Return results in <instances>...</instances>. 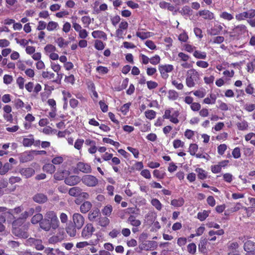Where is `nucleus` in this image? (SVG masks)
<instances>
[{
	"label": "nucleus",
	"mask_w": 255,
	"mask_h": 255,
	"mask_svg": "<svg viewBox=\"0 0 255 255\" xmlns=\"http://www.w3.org/2000/svg\"><path fill=\"white\" fill-rule=\"evenodd\" d=\"M197 15L202 16L206 20H212L215 18L214 14L209 10H202L199 11Z\"/></svg>",
	"instance_id": "obj_13"
},
{
	"label": "nucleus",
	"mask_w": 255,
	"mask_h": 255,
	"mask_svg": "<svg viewBox=\"0 0 255 255\" xmlns=\"http://www.w3.org/2000/svg\"><path fill=\"white\" fill-rule=\"evenodd\" d=\"M239 247V244L237 242H229L228 244L229 250L233 252L236 251Z\"/></svg>",
	"instance_id": "obj_40"
},
{
	"label": "nucleus",
	"mask_w": 255,
	"mask_h": 255,
	"mask_svg": "<svg viewBox=\"0 0 255 255\" xmlns=\"http://www.w3.org/2000/svg\"><path fill=\"white\" fill-rule=\"evenodd\" d=\"M144 114L146 118L150 120L154 119L156 116V112L151 110H148L146 111Z\"/></svg>",
	"instance_id": "obj_33"
},
{
	"label": "nucleus",
	"mask_w": 255,
	"mask_h": 255,
	"mask_svg": "<svg viewBox=\"0 0 255 255\" xmlns=\"http://www.w3.org/2000/svg\"><path fill=\"white\" fill-rule=\"evenodd\" d=\"M195 57L198 59H205L206 58V53L204 52H201L198 50H196L193 53Z\"/></svg>",
	"instance_id": "obj_35"
},
{
	"label": "nucleus",
	"mask_w": 255,
	"mask_h": 255,
	"mask_svg": "<svg viewBox=\"0 0 255 255\" xmlns=\"http://www.w3.org/2000/svg\"><path fill=\"white\" fill-rule=\"evenodd\" d=\"M81 179L78 176L72 175L65 179V183L69 186H74L80 182Z\"/></svg>",
	"instance_id": "obj_9"
},
{
	"label": "nucleus",
	"mask_w": 255,
	"mask_h": 255,
	"mask_svg": "<svg viewBox=\"0 0 255 255\" xmlns=\"http://www.w3.org/2000/svg\"><path fill=\"white\" fill-rule=\"evenodd\" d=\"M192 11V9L189 6L185 5L182 8L179 12L183 15H190L191 14Z\"/></svg>",
	"instance_id": "obj_36"
},
{
	"label": "nucleus",
	"mask_w": 255,
	"mask_h": 255,
	"mask_svg": "<svg viewBox=\"0 0 255 255\" xmlns=\"http://www.w3.org/2000/svg\"><path fill=\"white\" fill-rule=\"evenodd\" d=\"M195 171L197 173V177L199 179L204 180L207 177V172L202 168H197Z\"/></svg>",
	"instance_id": "obj_20"
},
{
	"label": "nucleus",
	"mask_w": 255,
	"mask_h": 255,
	"mask_svg": "<svg viewBox=\"0 0 255 255\" xmlns=\"http://www.w3.org/2000/svg\"><path fill=\"white\" fill-rule=\"evenodd\" d=\"M127 149L133 154L135 158L138 157L139 151L137 149L134 148L130 146H128L127 147Z\"/></svg>",
	"instance_id": "obj_60"
},
{
	"label": "nucleus",
	"mask_w": 255,
	"mask_h": 255,
	"mask_svg": "<svg viewBox=\"0 0 255 255\" xmlns=\"http://www.w3.org/2000/svg\"><path fill=\"white\" fill-rule=\"evenodd\" d=\"M73 221L74 225L78 230L80 229L83 226L85 222L84 217L80 214L75 213L73 215Z\"/></svg>",
	"instance_id": "obj_5"
},
{
	"label": "nucleus",
	"mask_w": 255,
	"mask_h": 255,
	"mask_svg": "<svg viewBox=\"0 0 255 255\" xmlns=\"http://www.w3.org/2000/svg\"><path fill=\"white\" fill-rule=\"evenodd\" d=\"M147 88L149 90H152L156 88L158 86V84L154 81H149L146 82Z\"/></svg>",
	"instance_id": "obj_62"
},
{
	"label": "nucleus",
	"mask_w": 255,
	"mask_h": 255,
	"mask_svg": "<svg viewBox=\"0 0 255 255\" xmlns=\"http://www.w3.org/2000/svg\"><path fill=\"white\" fill-rule=\"evenodd\" d=\"M220 17L227 20H231L233 18V16L231 14L226 11L222 12Z\"/></svg>",
	"instance_id": "obj_48"
},
{
	"label": "nucleus",
	"mask_w": 255,
	"mask_h": 255,
	"mask_svg": "<svg viewBox=\"0 0 255 255\" xmlns=\"http://www.w3.org/2000/svg\"><path fill=\"white\" fill-rule=\"evenodd\" d=\"M76 168L79 171L84 173H90L92 172L91 165L87 163L79 162L77 163Z\"/></svg>",
	"instance_id": "obj_7"
},
{
	"label": "nucleus",
	"mask_w": 255,
	"mask_h": 255,
	"mask_svg": "<svg viewBox=\"0 0 255 255\" xmlns=\"http://www.w3.org/2000/svg\"><path fill=\"white\" fill-rule=\"evenodd\" d=\"M54 177L57 180H63L64 178V172L63 171L57 172L55 173Z\"/></svg>",
	"instance_id": "obj_50"
},
{
	"label": "nucleus",
	"mask_w": 255,
	"mask_h": 255,
	"mask_svg": "<svg viewBox=\"0 0 255 255\" xmlns=\"http://www.w3.org/2000/svg\"><path fill=\"white\" fill-rule=\"evenodd\" d=\"M187 250L190 254H194L196 251V246L194 243L189 244L187 246Z\"/></svg>",
	"instance_id": "obj_49"
},
{
	"label": "nucleus",
	"mask_w": 255,
	"mask_h": 255,
	"mask_svg": "<svg viewBox=\"0 0 255 255\" xmlns=\"http://www.w3.org/2000/svg\"><path fill=\"white\" fill-rule=\"evenodd\" d=\"M158 69L162 78L166 79L168 77V74L167 73L171 72L173 70V66L170 64L159 65Z\"/></svg>",
	"instance_id": "obj_6"
},
{
	"label": "nucleus",
	"mask_w": 255,
	"mask_h": 255,
	"mask_svg": "<svg viewBox=\"0 0 255 255\" xmlns=\"http://www.w3.org/2000/svg\"><path fill=\"white\" fill-rule=\"evenodd\" d=\"M248 32L247 27L244 24H240L235 26L232 31L229 32L230 37H238L239 36L244 34Z\"/></svg>",
	"instance_id": "obj_2"
},
{
	"label": "nucleus",
	"mask_w": 255,
	"mask_h": 255,
	"mask_svg": "<svg viewBox=\"0 0 255 255\" xmlns=\"http://www.w3.org/2000/svg\"><path fill=\"white\" fill-rule=\"evenodd\" d=\"M92 35L94 38L107 39V34L103 31L95 30L92 33Z\"/></svg>",
	"instance_id": "obj_21"
},
{
	"label": "nucleus",
	"mask_w": 255,
	"mask_h": 255,
	"mask_svg": "<svg viewBox=\"0 0 255 255\" xmlns=\"http://www.w3.org/2000/svg\"><path fill=\"white\" fill-rule=\"evenodd\" d=\"M211 170L213 173H218L221 171V168L219 164L213 165L211 166Z\"/></svg>",
	"instance_id": "obj_61"
},
{
	"label": "nucleus",
	"mask_w": 255,
	"mask_h": 255,
	"mask_svg": "<svg viewBox=\"0 0 255 255\" xmlns=\"http://www.w3.org/2000/svg\"><path fill=\"white\" fill-rule=\"evenodd\" d=\"M151 205L154 206L157 210L160 211L162 208V204L157 199H153L151 201Z\"/></svg>",
	"instance_id": "obj_32"
},
{
	"label": "nucleus",
	"mask_w": 255,
	"mask_h": 255,
	"mask_svg": "<svg viewBox=\"0 0 255 255\" xmlns=\"http://www.w3.org/2000/svg\"><path fill=\"white\" fill-rule=\"evenodd\" d=\"M237 127L239 129L244 130L247 129L248 127V124L246 121H243L241 122L237 123Z\"/></svg>",
	"instance_id": "obj_41"
},
{
	"label": "nucleus",
	"mask_w": 255,
	"mask_h": 255,
	"mask_svg": "<svg viewBox=\"0 0 255 255\" xmlns=\"http://www.w3.org/2000/svg\"><path fill=\"white\" fill-rule=\"evenodd\" d=\"M245 18H253L255 17V10L253 9H249L247 11H244Z\"/></svg>",
	"instance_id": "obj_37"
},
{
	"label": "nucleus",
	"mask_w": 255,
	"mask_h": 255,
	"mask_svg": "<svg viewBox=\"0 0 255 255\" xmlns=\"http://www.w3.org/2000/svg\"><path fill=\"white\" fill-rule=\"evenodd\" d=\"M95 231V228L93 224L88 223L83 228L81 233V236L84 239H89L92 236Z\"/></svg>",
	"instance_id": "obj_4"
},
{
	"label": "nucleus",
	"mask_w": 255,
	"mask_h": 255,
	"mask_svg": "<svg viewBox=\"0 0 255 255\" xmlns=\"http://www.w3.org/2000/svg\"><path fill=\"white\" fill-rule=\"evenodd\" d=\"M217 96L215 94H210L209 97L205 98L203 100V103L206 104H214L216 102Z\"/></svg>",
	"instance_id": "obj_22"
},
{
	"label": "nucleus",
	"mask_w": 255,
	"mask_h": 255,
	"mask_svg": "<svg viewBox=\"0 0 255 255\" xmlns=\"http://www.w3.org/2000/svg\"><path fill=\"white\" fill-rule=\"evenodd\" d=\"M12 168V165L8 162L5 163L3 166L2 165L1 170L0 171V175H4L7 173L8 170Z\"/></svg>",
	"instance_id": "obj_30"
},
{
	"label": "nucleus",
	"mask_w": 255,
	"mask_h": 255,
	"mask_svg": "<svg viewBox=\"0 0 255 255\" xmlns=\"http://www.w3.org/2000/svg\"><path fill=\"white\" fill-rule=\"evenodd\" d=\"M92 206V204L90 201H84L80 206V211L81 213L85 214L90 211Z\"/></svg>",
	"instance_id": "obj_17"
},
{
	"label": "nucleus",
	"mask_w": 255,
	"mask_h": 255,
	"mask_svg": "<svg viewBox=\"0 0 255 255\" xmlns=\"http://www.w3.org/2000/svg\"><path fill=\"white\" fill-rule=\"evenodd\" d=\"M81 180L83 184L89 187H95L98 184V179L94 176L92 175H84Z\"/></svg>",
	"instance_id": "obj_3"
},
{
	"label": "nucleus",
	"mask_w": 255,
	"mask_h": 255,
	"mask_svg": "<svg viewBox=\"0 0 255 255\" xmlns=\"http://www.w3.org/2000/svg\"><path fill=\"white\" fill-rule=\"evenodd\" d=\"M58 26V24L57 22L51 21L49 22V23H48L47 26V29L48 31H52L55 29Z\"/></svg>",
	"instance_id": "obj_44"
},
{
	"label": "nucleus",
	"mask_w": 255,
	"mask_h": 255,
	"mask_svg": "<svg viewBox=\"0 0 255 255\" xmlns=\"http://www.w3.org/2000/svg\"><path fill=\"white\" fill-rule=\"evenodd\" d=\"M222 29L223 27L221 25L215 24L210 29H208L207 32L208 34L214 36L219 34Z\"/></svg>",
	"instance_id": "obj_14"
},
{
	"label": "nucleus",
	"mask_w": 255,
	"mask_h": 255,
	"mask_svg": "<svg viewBox=\"0 0 255 255\" xmlns=\"http://www.w3.org/2000/svg\"><path fill=\"white\" fill-rule=\"evenodd\" d=\"M184 203V200L183 198H180L178 199H173L171 201V205L174 207H181Z\"/></svg>",
	"instance_id": "obj_27"
},
{
	"label": "nucleus",
	"mask_w": 255,
	"mask_h": 255,
	"mask_svg": "<svg viewBox=\"0 0 255 255\" xmlns=\"http://www.w3.org/2000/svg\"><path fill=\"white\" fill-rule=\"evenodd\" d=\"M11 232L14 236L20 238L27 239L28 237V233L19 227L12 228Z\"/></svg>",
	"instance_id": "obj_10"
},
{
	"label": "nucleus",
	"mask_w": 255,
	"mask_h": 255,
	"mask_svg": "<svg viewBox=\"0 0 255 255\" xmlns=\"http://www.w3.org/2000/svg\"><path fill=\"white\" fill-rule=\"evenodd\" d=\"M200 75L194 69H191L187 71L186 78V84L188 87L192 88L196 84L199 83Z\"/></svg>",
	"instance_id": "obj_1"
},
{
	"label": "nucleus",
	"mask_w": 255,
	"mask_h": 255,
	"mask_svg": "<svg viewBox=\"0 0 255 255\" xmlns=\"http://www.w3.org/2000/svg\"><path fill=\"white\" fill-rule=\"evenodd\" d=\"M113 210L112 206L110 205H108L105 206L102 210V213L107 216H110Z\"/></svg>",
	"instance_id": "obj_34"
},
{
	"label": "nucleus",
	"mask_w": 255,
	"mask_h": 255,
	"mask_svg": "<svg viewBox=\"0 0 255 255\" xmlns=\"http://www.w3.org/2000/svg\"><path fill=\"white\" fill-rule=\"evenodd\" d=\"M244 109L248 112H252L255 110V104H246L244 106Z\"/></svg>",
	"instance_id": "obj_46"
},
{
	"label": "nucleus",
	"mask_w": 255,
	"mask_h": 255,
	"mask_svg": "<svg viewBox=\"0 0 255 255\" xmlns=\"http://www.w3.org/2000/svg\"><path fill=\"white\" fill-rule=\"evenodd\" d=\"M178 97V93L175 91V90H170L168 91V98L170 100H176Z\"/></svg>",
	"instance_id": "obj_39"
},
{
	"label": "nucleus",
	"mask_w": 255,
	"mask_h": 255,
	"mask_svg": "<svg viewBox=\"0 0 255 255\" xmlns=\"http://www.w3.org/2000/svg\"><path fill=\"white\" fill-rule=\"evenodd\" d=\"M43 219V215L40 213L36 214L31 218V222L33 224H36L40 222Z\"/></svg>",
	"instance_id": "obj_28"
},
{
	"label": "nucleus",
	"mask_w": 255,
	"mask_h": 255,
	"mask_svg": "<svg viewBox=\"0 0 255 255\" xmlns=\"http://www.w3.org/2000/svg\"><path fill=\"white\" fill-rule=\"evenodd\" d=\"M19 173L25 178L31 177L35 173V170L33 168H22L19 170Z\"/></svg>",
	"instance_id": "obj_12"
},
{
	"label": "nucleus",
	"mask_w": 255,
	"mask_h": 255,
	"mask_svg": "<svg viewBox=\"0 0 255 255\" xmlns=\"http://www.w3.org/2000/svg\"><path fill=\"white\" fill-rule=\"evenodd\" d=\"M33 200L38 204H43L48 200L46 195L42 193H37L32 197Z\"/></svg>",
	"instance_id": "obj_8"
},
{
	"label": "nucleus",
	"mask_w": 255,
	"mask_h": 255,
	"mask_svg": "<svg viewBox=\"0 0 255 255\" xmlns=\"http://www.w3.org/2000/svg\"><path fill=\"white\" fill-rule=\"evenodd\" d=\"M101 215V213L98 208H95L92 210L88 214V219L91 222L97 221Z\"/></svg>",
	"instance_id": "obj_11"
},
{
	"label": "nucleus",
	"mask_w": 255,
	"mask_h": 255,
	"mask_svg": "<svg viewBox=\"0 0 255 255\" xmlns=\"http://www.w3.org/2000/svg\"><path fill=\"white\" fill-rule=\"evenodd\" d=\"M81 191L82 189L80 187H74L69 189V194L74 197L79 196Z\"/></svg>",
	"instance_id": "obj_23"
},
{
	"label": "nucleus",
	"mask_w": 255,
	"mask_h": 255,
	"mask_svg": "<svg viewBox=\"0 0 255 255\" xmlns=\"http://www.w3.org/2000/svg\"><path fill=\"white\" fill-rule=\"evenodd\" d=\"M140 174L142 176L146 179L151 178V174L149 170L148 169L142 170L140 172Z\"/></svg>",
	"instance_id": "obj_63"
},
{
	"label": "nucleus",
	"mask_w": 255,
	"mask_h": 255,
	"mask_svg": "<svg viewBox=\"0 0 255 255\" xmlns=\"http://www.w3.org/2000/svg\"><path fill=\"white\" fill-rule=\"evenodd\" d=\"M184 143L180 139H175L173 141V145L175 148H177L180 147H183Z\"/></svg>",
	"instance_id": "obj_53"
},
{
	"label": "nucleus",
	"mask_w": 255,
	"mask_h": 255,
	"mask_svg": "<svg viewBox=\"0 0 255 255\" xmlns=\"http://www.w3.org/2000/svg\"><path fill=\"white\" fill-rule=\"evenodd\" d=\"M95 47L98 50H102L105 48V45L101 40H96L95 43Z\"/></svg>",
	"instance_id": "obj_47"
},
{
	"label": "nucleus",
	"mask_w": 255,
	"mask_h": 255,
	"mask_svg": "<svg viewBox=\"0 0 255 255\" xmlns=\"http://www.w3.org/2000/svg\"><path fill=\"white\" fill-rule=\"evenodd\" d=\"M136 35L142 40L145 39L150 36V32H136Z\"/></svg>",
	"instance_id": "obj_38"
},
{
	"label": "nucleus",
	"mask_w": 255,
	"mask_h": 255,
	"mask_svg": "<svg viewBox=\"0 0 255 255\" xmlns=\"http://www.w3.org/2000/svg\"><path fill=\"white\" fill-rule=\"evenodd\" d=\"M55 217H57L56 213L53 211H49L47 212L45 214V218L46 219H48L49 221Z\"/></svg>",
	"instance_id": "obj_55"
},
{
	"label": "nucleus",
	"mask_w": 255,
	"mask_h": 255,
	"mask_svg": "<svg viewBox=\"0 0 255 255\" xmlns=\"http://www.w3.org/2000/svg\"><path fill=\"white\" fill-rule=\"evenodd\" d=\"M43 170L47 173L52 174L55 172L56 168L53 164L47 163L43 166Z\"/></svg>",
	"instance_id": "obj_24"
},
{
	"label": "nucleus",
	"mask_w": 255,
	"mask_h": 255,
	"mask_svg": "<svg viewBox=\"0 0 255 255\" xmlns=\"http://www.w3.org/2000/svg\"><path fill=\"white\" fill-rule=\"evenodd\" d=\"M198 145L195 143H192L190 145L189 151L191 155H195L196 152L198 150Z\"/></svg>",
	"instance_id": "obj_42"
},
{
	"label": "nucleus",
	"mask_w": 255,
	"mask_h": 255,
	"mask_svg": "<svg viewBox=\"0 0 255 255\" xmlns=\"http://www.w3.org/2000/svg\"><path fill=\"white\" fill-rule=\"evenodd\" d=\"M244 250L246 253L255 251V242L251 240L247 241L244 244Z\"/></svg>",
	"instance_id": "obj_15"
},
{
	"label": "nucleus",
	"mask_w": 255,
	"mask_h": 255,
	"mask_svg": "<svg viewBox=\"0 0 255 255\" xmlns=\"http://www.w3.org/2000/svg\"><path fill=\"white\" fill-rule=\"evenodd\" d=\"M84 142V140L83 139H77L74 144V147L78 150L81 149Z\"/></svg>",
	"instance_id": "obj_54"
},
{
	"label": "nucleus",
	"mask_w": 255,
	"mask_h": 255,
	"mask_svg": "<svg viewBox=\"0 0 255 255\" xmlns=\"http://www.w3.org/2000/svg\"><path fill=\"white\" fill-rule=\"evenodd\" d=\"M227 148V146L225 144H221L218 146V152L220 155H223L226 150Z\"/></svg>",
	"instance_id": "obj_58"
},
{
	"label": "nucleus",
	"mask_w": 255,
	"mask_h": 255,
	"mask_svg": "<svg viewBox=\"0 0 255 255\" xmlns=\"http://www.w3.org/2000/svg\"><path fill=\"white\" fill-rule=\"evenodd\" d=\"M210 211L204 210L202 212H199L197 214V218L201 221H204L209 216Z\"/></svg>",
	"instance_id": "obj_29"
},
{
	"label": "nucleus",
	"mask_w": 255,
	"mask_h": 255,
	"mask_svg": "<svg viewBox=\"0 0 255 255\" xmlns=\"http://www.w3.org/2000/svg\"><path fill=\"white\" fill-rule=\"evenodd\" d=\"M128 78H126V79H125L121 85L117 88V91H120L121 90H123L125 89H126L127 87V86L128 85Z\"/></svg>",
	"instance_id": "obj_56"
},
{
	"label": "nucleus",
	"mask_w": 255,
	"mask_h": 255,
	"mask_svg": "<svg viewBox=\"0 0 255 255\" xmlns=\"http://www.w3.org/2000/svg\"><path fill=\"white\" fill-rule=\"evenodd\" d=\"M142 250L148 251L149 250V246L148 245L147 241L141 242L139 245V253H141Z\"/></svg>",
	"instance_id": "obj_43"
},
{
	"label": "nucleus",
	"mask_w": 255,
	"mask_h": 255,
	"mask_svg": "<svg viewBox=\"0 0 255 255\" xmlns=\"http://www.w3.org/2000/svg\"><path fill=\"white\" fill-rule=\"evenodd\" d=\"M29 137L30 138H24L22 140V144L24 146L28 147L31 146L34 143V138L33 135L30 134Z\"/></svg>",
	"instance_id": "obj_25"
},
{
	"label": "nucleus",
	"mask_w": 255,
	"mask_h": 255,
	"mask_svg": "<svg viewBox=\"0 0 255 255\" xmlns=\"http://www.w3.org/2000/svg\"><path fill=\"white\" fill-rule=\"evenodd\" d=\"M255 68V61L249 62L247 65V69L249 72L253 73Z\"/></svg>",
	"instance_id": "obj_64"
},
{
	"label": "nucleus",
	"mask_w": 255,
	"mask_h": 255,
	"mask_svg": "<svg viewBox=\"0 0 255 255\" xmlns=\"http://www.w3.org/2000/svg\"><path fill=\"white\" fill-rule=\"evenodd\" d=\"M160 58L158 55H156L154 56L151 57L150 59V63L152 65H157L160 62Z\"/></svg>",
	"instance_id": "obj_52"
},
{
	"label": "nucleus",
	"mask_w": 255,
	"mask_h": 255,
	"mask_svg": "<svg viewBox=\"0 0 255 255\" xmlns=\"http://www.w3.org/2000/svg\"><path fill=\"white\" fill-rule=\"evenodd\" d=\"M131 105L130 103H128L125 104L121 108V111L124 114L126 115L129 111V107Z\"/></svg>",
	"instance_id": "obj_51"
},
{
	"label": "nucleus",
	"mask_w": 255,
	"mask_h": 255,
	"mask_svg": "<svg viewBox=\"0 0 255 255\" xmlns=\"http://www.w3.org/2000/svg\"><path fill=\"white\" fill-rule=\"evenodd\" d=\"M33 156L29 152H24L20 155L19 157L20 162L25 163L33 159Z\"/></svg>",
	"instance_id": "obj_16"
},
{
	"label": "nucleus",
	"mask_w": 255,
	"mask_h": 255,
	"mask_svg": "<svg viewBox=\"0 0 255 255\" xmlns=\"http://www.w3.org/2000/svg\"><path fill=\"white\" fill-rule=\"evenodd\" d=\"M50 224L51 225V228L53 230L57 229L60 225V223L57 217L50 220Z\"/></svg>",
	"instance_id": "obj_31"
},
{
	"label": "nucleus",
	"mask_w": 255,
	"mask_h": 255,
	"mask_svg": "<svg viewBox=\"0 0 255 255\" xmlns=\"http://www.w3.org/2000/svg\"><path fill=\"white\" fill-rule=\"evenodd\" d=\"M40 227L45 231H49L51 228L50 221L48 219H44L40 222Z\"/></svg>",
	"instance_id": "obj_18"
},
{
	"label": "nucleus",
	"mask_w": 255,
	"mask_h": 255,
	"mask_svg": "<svg viewBox=\"0 0 255 255\" xmlns=\"http://www.w3.org/2000/svg\"><path fill=\"white\" fill-rule=\"evenodd\" d=\"M98 224L101 227H106L109 225L110 223V220L106 217H101L98 218Z\"/></svg>",
	"instance_id": "obj_26"
},
{
	"label": "nucleus",
	"mask_w": 255,
	"mask_h": 255,
	"mask_svg": "<svg viewBox=\"0 0 255 255\" xmlns=\"http://www.w3.org/2000/svg\"><path fill=\"white\" fill-rule=\"evenodd\" d=\"M224 41V37L221 36L215 37L213 40H211V42L213 43L220 44Z\"/></svg>",
	"instance_id": "obj_57"
},
{
	"label": "nucleus",
	"mask_w": 255,
	"mask_h": 255,
	"mask_svg": "<svg viewBox=\"0 0 255 255\" xmlns=\"http://www.w3.org/2000/svg\"><path fill=\"white\" fill-rule=\"evenodd\" d=\"M232 155L233 157L236 158H239L241 157V151L239 147H237L235 148L232 151Z\"/></svg>",
	"instance_id": "obj_59"
},
{
	"label": "nucleus",
	"mask_w": 255,
	"mask_h": 255,
	"mask_svg": "<svg viewBox=\"0 0 255 255\" xmlns=\"http://www.w3.org/2000/svg\"><path fill=\"white\" fill-rule=\"evenodd\" d=\"M24 221L21 219L18 218L16 220H15L12 223V228L14 227L18 228L20 227L24 223Z\"/></svg>",
	"instance_id": "obj_45"
},
{
	"label": "nucleus",
	"mask_w": 255,
	"mask_h": 255,
	"mask_svg": "<svg viewBox=\"0 0 255 255\" xmlns=\"http://www.w3.org/2000/svg\"><path fill=\"white\" fill-rule=\"evenodd\" d=\"M76 227L72 224H69L66 228L67 233L71 237H75L76 235Z\"/></svg>",
	"instance_id": "obj_19"
}]
</instances>
